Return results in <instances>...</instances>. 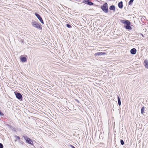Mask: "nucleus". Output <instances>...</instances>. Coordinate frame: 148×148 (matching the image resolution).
I'll use <instances>...</instances> for the list:
<instances>
[{"label":"nucleus","instance_id":"obj_24","mask_svg":"<svg viewBox=\"0 0 148 148\" xmlns=\"http://www.w3.org/2000/svg\"><path fill=\"white\" fill-rule=\"evenodd\" d=\"M39 148H44L43 147H40Z\"/></svg>","mask_w":148,"mask_h":148},{"label":"nucleus","instance_id":"obj_1","mask_svg":"<svg viewBox=\"0 0 148 148\" xmlns=\"http://www.w3.org/2000/svg\"><path fill=\"white\" fill-rule=\"evenodd\" d=\"M31 24L34 27L38 28L40 29H42V27L40 26V25L35 21L33 20L31 22Z\"/></svg>","mask_w":148,"mask_h":148},{"label":"nucleus","instance_id":"obj_2","mask_svg":"<svg viewBox=\"0 0 148 148\" xmlns=\"http://www.w3.org/2000/svg\"><path fill=\"white\" fill-rule=\"evenodd\" d=\"M101 8L104 12L107 13L108 12V4L106 3H105L103 5L101 6Z\"/></svg>","mask_w":148,"mask_h":148},{"label":"nucleus","instance_id":"obj_19","mask_svg":"<svg viewBox=\"0 0 148 148\" xmlns=\"http://www.w3.org/2000/svg\"><path fill=\"white\" fill-rule=\"evenodd\" d=\"M66 26L68 28H71V27L70 25L68 24H66Z\"/></svg>","mask_w":148,"mask_h":148},{"label":"nucleus","instance_id":"obj_14","mask_svg":"<svg viewBox=\"0 0 148 148\" xmlns=\"http://www.w3.org/2000/svg\"><path fill=\"white\" fill-rule=\"evenodd\" d=\"M21 60L22 62H25L26 60V58L25 57H23L21 58Z\"/></svg>","mask_w":148,"mask_h":148},{"label":"nucleus","instance_id":"obj_5","mask_svg":"<svg viewBox=\"0 0 148 148\" xmlns=\"http://www.w3.org/2000/svg\"><path fill=\"white\" fill-rule=\"evenodd\" d=\"M83 3H85L90 5H91L93 4V3L90 2L89 0H84L83 1Z\"/></svg>","mask_w":148,"mask_h":148},{"label":"nucleus","instance_id":"obj_8","mask_svg":"<svg viewBox=\"0 0 148 148\" xmlns=\"http://www.w3.org/2000/svg\"><path fill=\"white\" fill-rule=\"evenodd\" d=\"M106 53L105 52H99L96 53L95 54V56H101L103 55L106 54Z\"/></svg>","mask_w":148,"mask_h":148},{"label":"nucleus","instance_id":"obj_25","mask_svg":"<svg viewBox=\"0 0 148 148\" xmlns=\"http://www.w3.org/2000/svg\"><path fill=\"white\" fill-rule=\"evenodd\" d=\"M133 0L134 1V0Z\"/></svg>","mask_w":148,"mask_h":148},{"label":"nucleus","instance_id":"obj_20","mask_svg":"<svg viewBox=\"0 0 148 148\" xmlns=\"http://www.w3.org/2000/svg\"><path fill=\"white\" fill-rule=\"evenodd\" d=\"M3 145L1 143H0V148H3Z\"/></svg>","mask_w":148,"mask_h":148},{"label":"nucleus","instance_id":"obj_13","mask_svg":"<svg viewBox=\"0 0 148 148\" xmlns=\"http://www.w3.org/2000/svg\"><path fill=\"white\" fill-rule=\"evenodd\" d=\"M115 7L114 5H112L109 8V9L111 10H113L114 11H115Z\"/></svg>","mask_w":148,"mask_h":148},{"label":"nucleus","instance_id":"obj_17","mask_svg":"<svg viewBox=\"0 0 148 148\" xmlns=\"http://www.w3.org/2000/svg\"><path fill=\"white\" fill-rule=\"evenodd\" d=\"M133 1H134L133 0H130V1L129 2V5H131L132 4Z\"/></svg>","mask_w":148,"mask_h":148},{"label":"nucleus","instance_id":"obj_9","mask_svg":"<svg viewBox=\"0 0 148 148\" xmlns=\"http://www.w3.org/2000/svg\"><path fill=\"white\" fill-rule=\"evenodd\" d=\"M136 52V50L135 48H133L132 49L130 50L131 53L133 55L135 54Z\"/></svg>","mask_w":148,"mask_h":148},{"label":"nucleus","instance_id":"obj_4","mask_svg":"<svg viewBox=\"0 0 148 148\" xmlns=\"http://www.w3.org/2000/svg\"><path fill=\"white\" fill-rule=\"evenodd\" d=\"M35 14L39 19V20L40 21L41 23L42 24H44L43 21L42 20V18L40 16V15L36 13H35Z\"/></svg>","mask_w":148,"mask_h":148},{"label":"nucleus","instance_id":"obj_6","mask_svg":"<svg viewBox=\"0 0 148 148\" xmlns=\"http://www.w3.org/2000/svg\"><path fill=\"white\" fill-rule=\"evenodd\" d=\"M126 26H125V25L124 26V27H125L126 29L130 30L132 29V27L130 26V23L129 21L126 24Z\"/></svg>","mask_w":148,"mask_h":148},{"label":"nucleus","instance_id":"obj_10","mask_svg":"<svg viewBox=\"0 0 148 148\" xmlns=\"http://www.w3.org/2000/svg\"><path fill=\"white\" fill-rule=\"evenodd\" d=\"M144 66L145 68L148 69V61L147 60H145L144 61Z\"/></svg>","mask_w":148,"mask_h":148},{"label":"nucleus","instance_id":"obj_16","mask_svg":"<svg viewBox=\"0 0 148 148\" xmlns=\"http://www.w3.org/2000/svg\"><path fill=\"white\" fill-rule=\"evenodd\" d=\"M144 107H143L141 110V113L142 114H143L144 113Z\"/></svg>","mask_w":148,"mask_h":148},{"label":"nucleus","instance_id":"obj_18","mask_svg":"<svg viewBox=\"0 0 148 148\" xmlns=\"http://www.w3.org/2000/svg\"><path fill=\"white\" fill-rule=\"evenodd\" d=\"M120 142H121V144L122 145H124V141H123V140H121Z\"/></svg>","mask_w":148,"mask_h":148},{"label":"nucleus","instance_id":"obj_23","mask_svg":"<svg viewBox=\"0 0 148 148\" xmlns=\"http://www.w3.org/2000/svg\"><path fill=\"white\" fill-rule=\"evenodd\" d=\"M0 115L1 116L3 115V114L1 112H0Z\"/></svg>","mask_w":148,"mask_h":148},{"label":"nucleus","instance_id":"obj_15","mask_svg":"<svg viewBox=\"0 0 148 148\" xmlns=\"http://www.w3.org/2000/svg\"><path fill=\"white\" fill-rule=\"evenodd\" d=\"M118 101L119 106H120L121 105V101L119 97L118 96Z\"/></svg>","mask_w":148,"mask_h":148},{"label":"nucleus","instance_id":"obj_12","mask_svg":"<svg viewBox=\"0 0 148 148\" xmlns=\"http://www.w3.org/2000/svg\"><path fill=\"white\" fill-rule=\"evenodd\" d=\"M118 6L119 8H121L123 7V2L122 1H121L118 4Z\"/></svg>","mask_w":148,"mask_h":148},{"label":"nucleus","instance_id":"obj_11","mask_svg":"<svg viewBox=\"0 0 148 148\" xmlns=\"http://www.w3.org/2000/svg\"><path fill=\"white\" fill-rule=\"evenodd\" d=\"M129 21L126 20H120V22L123 24H126Z\"/></svg>","mask_w":148,"mask_h":148},{"label":"nucleus","instance_id":"obj_22","mask_svg":"<svg viewBox=\"0 0 148 148\" xmlns=\"http://www.w3.org/2000/svg\"><path fill=\"white\" fill-rule=\"evenodd\" d=\"M71 148H75V147L74 146H73L72 145H71Z\"/></svg>","mask_w":148,"mask_h":148},{"label":"nucleus","instance_id":"obj_3","mask_svg":"<svg viewBox=\"0 0 148 148\" xmlns=\"http://www.w3.org/2000/svg\"><path fill=\"white\" fill-rule=\"evenodd\" d=\"M23 137L24 138L27 143L32 145L33 144L32 140L31 139L29 138L27 136L24 135L23 136Z\"/></svg>","mask_w":148,"mask_h":148},{"label":"nucleus","instance_id":"obj_21","mask_svg":"<svg viewBox=\"0 0 148 148\" xmlns=\"http://www.w3.org/2000/svg\"><path fill=\"white\" fill-rule=\"evenodd\" d=\"M16 138L18 140H20V137L18 136H16Z\"/></svg>","mask_w":148,"mask_h":148},{"label":"nucleus","instance_id":"obj_7","mask_svg":"<svg viewBox=\"0 0 148 148\" xmlns=\"http://www.w3.org/2000/svg\"><path fill=\"white\" fill-rule=\"evenodd\" d=\"M16 97L18 99H21L22 98V95L19 92L16 93L15 92Z\"/></svg>","mask_w":148,"mask_h":148}]
</instances>
